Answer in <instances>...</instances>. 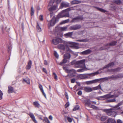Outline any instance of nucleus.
Returning a JSON list of instances; mask_svg holds the SVG:
<instances>
[{"instance_id": "obj_1", "label": "nucleus", "mask_w": 123, "mask_h": 123, "mask_svg": "<svg viewBox=\"0 0 123 123\" xmlns=\"http://www.w3.org/2000/svg\"><path fill=\"white\" fill-rule=\"evenodd\" d=\"M86 60L85 59L75 62L73 61L71 62L72 65L74 64V66L76 68H81L86 67L85 64Z\"/></svg>"}, {"instance_id": "obj_2", "label": "nucleus", "mask_w": 123, "mask_h": 123, "mask_svg": "<svg viewBox=\"0 0 123 123\" xmlns=\"http://www.w3.org/2000/svg\"><path fill=\"white\" fill-rule=\"evenodd\" d=\"M66 47H65V50L67 52H71L72 50H70L69 47L73 48L75 46V43L70 41H64L63 43Z\"/></svg>"}, {"instance_id": "obj_3", "label": "nucleus", "mask_w": 123, "mask_h": 123, "mask_svg": "<svg viewBox=\"0 0 123 123\" xmlns=\"http://www.w3.org/2000/svg\"><path fill=\"white\" fill-rule=\"evenodd\" d=\"M70 10V9L69 8L62 11L58 14L57 17L59 18L63 17H69V15L68 12Z\"/></svg>"}, {"instance_id": "obj_4", "label": "nucleus", "mask_w": 123, "mask_h": 123, "mask_svg": "<svg viewBox=\"0 0 123 123\" xmlns=\"http://www.w3.org/2000/svg\"><path fill=\"white\" fill-rule=\"evenodd\" d=\"M103 111L106 112L107 115L111 117H115L117 115V113L112 109L103 110Z\"/></svg>"}, {"instance_id": "obj_5", "label": "nucleus", "mask_w": 123, "mask_h": 123, "mask_svg": "<svg viewBox=\"0 0 123 123\" xmlns=\"http://www.w3.org/2000/svg\"><path fill=\"white\" fill-rule=\"evenodd\" d=\"M64 69L65 70L66 72L69 73L68 74V76H69V78L73 77L75 76L76 73V71L75 70L73 69L69 70L66 68H64Z\"/></svg>"}, {"instance_id": "obj_6", "label": "nucleus", "mask_w": 123, "mask_h": 123, "mask_svg": "<svg viewBox=\"0 0 123 123\" xmlns=\"http://www.w3.org/2000/svg\"><path fill=\"white\" fill-rule=\"evenodd\" d=\"M103 80L102 78L96 79L94 80L87 81L86 83L87 85H89L92 84H94L97 83L103 82Z\"/></svg>"}, {"instance_id": "obj_7", "label": "nucleus", "mask_w": 123, "mask_h": 123, "mask_svg": "<svg viewBox=\"0 0 123 123\" xmlns=\"http://www.w3.org/2000/svg\"><path fill=\"white\" fill-rule=\"evenodd\" d=\"M118 96L115 95H110L109 94H108L100 96L101 100H105L109 98H113L114 97H118Z\"/></svg>"}, {"instance_id": "obj_8", "label": "nucleus", "mask_w": 123, "mask_h": 123, "mask_svg": "<svg viewBox=\"0 0 123 123\" xmlns=\"http://www.w3.org/2000/svg\"><path fill=\"white\" fill-rule=\"evenodd\" d=\"M62 39L60 38L56 37L52 40V43L55 45H56L59 43H63Z\"/></svg>"}, {"instance_id": "obj_9", "label": "nucleus", "mask_w": 123, "mask_h": 123, "mask_svg": "<svg viewBox=\"0 0 123 123\" xmlns=\"http://www.w3.org/2000/svg\"><path fill=\"white\" fill-rule=\"evenodd\" d=\"M102 79L103 81V82H104L105 80H108L109 79H111L112 80H115L117 79V75H113L111 76H110L108 77L102 78Z\"/></svg>"}, {"instance_id": "obj_10", "label": "nucleus", "mask_w": 123, "mask_h": 123, "mask_svg": "<svg viewBox=\"0 0 123 123\" xmlns=\"http://www.w3.org/2000/svg\"><path fill=\"white\" fill-rule=\"evenodd\" d=\"M81 27L80 25L76 24L70 26L69 29L71 30H76L80 29Z\"/></svg>"}, {"instance_id": "obj_11", "label": "nucleus", "mask_w": 123, "mask_h": 123, "mask_svg": "<svg viewBox=\"0 0 123 123\" xmlns=\"http://www.w3.org/2000/svg\"><path fill=\"white\" fill-rule=\"evenodd\" d=\"M83 19V18L82 17L78 16L72 18L71 22L75 23L76 22H79L80 20Z\"/></svg>"}, {"instance_id": "obj_12", "label": "nucleus", "mask_w": 123, "mask_h": 123, "mask_svg": "<svg viewBox=\"0 0 123 123\" xmlns=\"http://www.w3.org/2000/svg\"><path fill=\"white\" fill-rule=\"evenodd\" d=\"M69 6V3L65 1H62L61 3L60 8H62L63 7H67Z\"/></svg>"}, {"instance_id": "obj_13", "label": "nucleus", "mask_w": 123, "mask_h": 123, "mask_svg": "<svg viewBox=\"0 0 123 123\" xmlns=\"http://www.w3.org/2000/svg\"><path fill=\"white\" fill-rule=\"evenodd\" d=\"M55 18L54 17H53L52 19L49 22L48 25L49 26H53L55 25Z\"/></svg>"}, {"instance_id": "obj_14", "label": "nucleus", "mask_w": 123, "mask_h": 123, "mask_svg": "<svg viewBox=\"0 0 123 123\" xmlns=\"http://www.w3.org/2000/svg\"><path fill=\"white\" fill-rule=\"evenodd\" d=\"M92 89L89 86H85L83 87V90L87 92H91L92 91Z\"/></svg>"}, {"instance_id": "obj_15", "label": "nucleus", "mask_w": 123, "mask_h": 123, "mask_svg": "<svg viewBox=\"0 0 123 123\" xmlns=\"http://www.w3.org/2000/svg\"><path fill=\"white\" fill-rule=\"evenodd\" d=\"M92 52L91 50L89 49L86 50L80 53L81 55H87L90 54Z\"/></svg>"}, {"instance_id": "obj_16", "label": "nucleus", "mask_w": 123, "mask_h": 123, "mask_svg": "<svg viewBox=\"0 0 123 123\" xmlns=\"http://www.w3.org/2000/svg\"><path fill=\"white\" fill-rule=\"evenodd\" d=\"M66 45L64 44H59L57 46L58 48L60 49L64 50H65Z\"/></svg>"}, {"instance_id": "obj_17", "label": "nucleus", "mask_w": 123, "mask_h": 123, "mask_svg": "<svg viewBox=\"0 0 123 123\" xmlns=\"http://www.w3.org/2000/svg\"><path fill=\"white\" fill-rule=\"evenodd\" d=\"M114 65V62H112L108 64L105 66L103 68V69L109 67H113Z\"/></svg>"}, {"instance_id": "obj_18", "label": "nucleus", "mask_w": 123, "mask_h": 123, "mask_svg": "<svg viewBox=\"0 0 123 123\" xmlns=\"http://www.w3.org/2000/svg\"><path fill=\"white\" fill-rule=\"evenodd\" d=\"M29 115L34 123H37V122L35 118V117L32 113L31 112L30 113Z\"/></svg>"}, {"instance_id": "obj_19", "label": "nucleus", "mask_w": 123, "mask_h": 123, "mask_svg": "<svg viewBox=\"0 0 123 123\" xmlns=\"http://www.w3.org/2000/svg\"><path fill=\"white\" fill-rule=\"evenodd\" d=\"M122 104V102H120L118 103L117 105H115L113 107L114 110H117L120 109V108H118V107L121 105Z\"/></svg>"}, {"instance_id": "obj_20", "label": "nucleus", "mask_w": 123, "mask_h": 123, "mask_svg": "<svg viewBox=\"0 0 123 123\" xmlns=\"http://www.w3.org/2000/svg\"><path fill=\"white\" fill-rule=\"evenodd\" d=\"M79 78L81 79H86L87 77V76L85 74H80L78 76Z\"/></svg>"}, {"instance_id": "obj_21", "label": "nucleus", "mask_w": 123, "mask_h": 123, "mask_svg": "<svg viewBox=\"0 0 123 123\" xmlns=\"http://www.w3.org/2000/svg\"><path fill=\"white\" fill-rule=\"evenodd\" d=\"M32 62L30 60L28 63V65L26 66V68L27 69H29L31 68Z\"/></svg>"}, {"instance_id": "obj_22", "label": "nucleus", "mask_w": 123, "mask_h": 123, "mask_svg": "<svg viewBox=\"0 0 123 123\" xmlns=\"http://www.w3.org/2000/svg\"><path fill=\"white\" fill-rule=\"evenodd\" d=\"M81 3V1L78 0H74L71 2V4L73 5L75 4H78Z\"/></svg>"}, {"instance_id": "obj_23", "label": "nucleus", "mask_w": 123, "mask_h": 123, "mask_svg": "<svg viewBox=\"0 0 123 123\" xmlns=\"http://www.w3.org/2000/svg\"><path fill=\"white\" fill-rule=\"evenodd\" d=\"M81 68H82L77 70V72H82L87 70L86 67H82Z\"/></svg>"}, {"instance_id": "obj_24", "label": "nucleus", "mask_w": 123, "mask_h": 123, "mask_svg": "<svg viewBox=\"0 0 123 123\" xmlns=\"http://www.w3.org/2000/svg\"><path fill=\"white\" fill-rule=\"evenodd\" d=\"M116 121L115 120L111 118H110L108 119L107 120V123H115Z\"/></svg>"}, {"instance_id": "obj_25", "label": "nucleus", "mask_w": 123, "mask_h": 123, "mask_svg": "<svg viewBox=\"0 0 123 123\" xmlns=\"http://www.w3.org/2000/svg\"><path fill=\"white\" fill-rule=\"evenodd\" d=\"M71 57V55L69 53H67L65 54L64 56V58L67 59H69Z\"/></svg>"}, {"instance_id": "obj_26", "label": "nucleus", "mask_w": 123, "mask_h": 123, "mask_svg": "<svg viewBox=\"0 0 123 123\" xmlns=\"http://www.w3.org/2000/svg\"><path fill=\"white\" fill-rule=\"evenodd\" d=\"M13 88L12 87L10 86H8V93H10L12 92L13 91Z\"/></svg>"}, {"instance_id": "obj_27", "label": "nucleus", "mask_w": 123, "mask_h": 123, "mask_svg": "<svg viewBox=\"0 0 123 123\" xmlns=\"http://www.w3.org/2000/svg\"><path fill=\"white\" fill-rule=\"evenodd\" d=\"M89 41V39L87 38H86L84 39H82L80 40H78L77 41L82 42H88Z\"/></svg>"}, {"instance_id": "obj_28", "label": "nucleus", "mask_w": 123, "mask_h": 123, "mask_svg": "<svg viewBox=\"0 0 123 123\" xmlns=\"http://www.w3.org/2000/svg\"><path fill=\"white\" fill-rule=\"evenodd\" d=\"M73 34L72 32H69L65 34L64 35L66 37H68L71 36Z\"/></svg>"}, {"instance_id": "obj_29", "label": "nucleus", "mask_w": 123, "mask_h": 123, "mask_svg": "<svg viewBox=\"0 0 123 123\" xmlns=\"http://www.w3.org/2000/svg\"><path fill=\"white\" fill-rule=\"evenodd\" d=\"M64 59H63V61L62 62H60V65H62L66 63L67 61V59L65 58H64Z\"/></svg>"}, {"instance_id": "obj_30", "label": "nucleus", "mask_w": 123, "mask_h": 123, "mask_svg": "<svg viewBox=\"0 0 123 123\" xmlns=\"http://www.w3.org/2000/svg\"><path fill=\"white\" fill-rule=\"evenodd\" d=\"M92 91L93 90H95L98 89H101V87L100 85V84L98 86L95 87H93L92 88Z\"/></svg>"}, {"instance_id": "obj_31", "label": "nucleus", "mask_w": 123, "mask_h": 123, "mask_svg": "<svg viewBox=\"0 0 123 123\" xmlns=\"http://www.w3.org/2000/svg\"><path fill=\"white\" fill-rule=\"evenodd\" d=\"M57 8V6H53L48 9V10L50 11H51L53 10H55Z\"/></svg>"}, {"instance_id": "obj_32", "label": "nucleus", "mask_w": 123, "mask_h": 123, "mask_svg": "<svg viewBox=\"0 0 123 123\" xmlns=\"http://www.w3.org/2000/svg\"><path fill=\"white\" fill-rule=\"evenodd\" d=\"M117 43V42L116 41H113L111 42V43H108L106 45V46H112L115 45Z\"/></svg>"}, {"instance_id": "obj_33", "label": "nucleus", "mask_w": 123, "mask_h": 123, "mask_svg": "<svg viewBox=\"0 0 123 123\" xmlns=\"http://www.w3.org/2000/svg\"><path fill=\"white\" fill-rule=\"evenodd\" d=\"M67 27H59V29L62 31H65L67 30Z\"/></svg>"}, {"instance_id": "obj_34", "label": "nucleus", "mask_w": 123, "mask_h": 123, "mask_svg": "<svg viewBox=\"0 0 123 123\" xmlns=\"http://www.w3.org/2000/svg\"><path fill=\"white\" fill-rule=\"evenodd\" d=\"M69 21V19H67L63 20L62 22H61L60 23L61 24H65L66 23L68 22Z\"/></svg>"}, {"instance_id": "obj_35", "label": "nucleus", "mask_w": 123, "mask_h": 123, "mask_svg": "<svg viewBox=\"0 0 123 123\" xmlns=\"http://www.w3.org/2000/svg\"><path fill=\"white\" fill-rule=\"evenodd\" d=\"M23 80L28 84H30V80L28 79H24Z\"/></svg>"}, {"instance_id": "obj_36", "label": "nucleus", "mask_w": 123, "mask_h": 123, "mask_svg": "<svg viewBox=\"0 0 123 123\" xmlns=\"http://www.w3.org/2000/svg\"><path fill=\"white\" fill-rule=\"evenodd\" d=\"M33 105L36 107H39L40 106V104L37 101H35L33 102Z\"/></svg>"}, {"instance_id": "obj_37", "label": "nucleus", "mask_w": 123, "mask_h": 123, "mask_svg": "<svg viewBox=\"0 0 123 123\" xmlns=\"http://www.w3.org/2000/svg\"><path fill=\"white\" fill-rule=\"evenodd\" d=\"M98 74V71H97L92 73L88 74H87L89 76H93L96 74Z\"/></svg>"}, {"instance_id": "obj_38", "label": "nucleus", "mask_w": 123, "mask_h": 123, "mask_svg": "<svg viewBox=\"0 0 123 123\" xmlns=\"http://www.w3.org/2000/svg\"><path fill=\"white\" fill-rule=\"evenodd\" d=\"M114 1V3L118 5L122 3L121 1L120 0H115Z\"/></svg>"}, {"instance_id": "obj_39", "label": "nucleus", "mask_w": 123, "mask_h": 123, "mask_svg": "<svg viewBox=\"0 0 123 123\" xmlns=\"http://www.w3.org/2000/svg\"><path fill=\"white\" fill-rule=\"evenodd\" d=\"M121 69V68H117L115 69H111V71L114 72H117L119 71Z\"/></svg>"}, {"instance_id": "obj_40", "label": "nucleus", "mask_w": 123, "mask_h": 123, "mask_svg": "<svg viewBox=\"0 0 123 123\" xmlns=\"http://www.w3.org/2000/svg\"><path fill=\"white\" fill-rule=\"evenodd\" d=\"M54 56L55 57L57 58H58L59 57V55L58 54L56 51H54Z\"/></svg>"}, {"instance_id": "obj_41", "label": "nucleus", "mask_w": 123, "mask_h": 123, "mask_svg": "<svg viewBox=\"0 0 123 123\" xmlns=\"http://www.w3.org/2000/svg\"><path fill=\"white\" fill-rule=\"evenodd\" d=\"M80 107L78 105H76L74 108L73 111H75L79 109Z\"/></svg>"}, {"instance_id": "obj_42", "label": "nucleus", "mask_w": 123, "mask_h": 123, "mask_svg": "<svg viewBox=\"0 0 123 123\" xmlns=\"http://www.w3.org/2000/svg\"><path fill=\"white\" fill-rule=\"evenodd\" d=\"M37 28L38 31L40 32L41 31V29L39 26L38 23L37 24Z\"/></svg>"}, {"instance_id": "obj_43", "label": "nucleus", "mask_w": 123, "mask_h": 123, "mask_svg": "<svg viewBox=\"0 0 123 123\" xmlns=\"http://www.w3.org/2000/svg\"><path fill=\"white\" fill-rule=\"evenodd\" d=\"M106 119V117L105 116H102L101 117V120L102 121H105Z\"/></svg>"}, {"instance_id": "obj_44", "label": "nucleus", "mask_w": 123, "mask_h": 123, "mask_svg": "<svg viewBox=\"0 0 123 123\" xmlns=\"http://www.w3.org/2000/svg\"><path fill=\"white\" fill-rule=\"evenodd\" d=\"M117 79L123 78V74H119L117 75Z\"/></svg>"}, {"instance_id": "obj_45", "label": "nucleus", "mask_w": 123, "mask_h": 123, "mask_svg": "<svg viewBox=\"0 0 123 123\" xmlns=\"http://www.w3.org/2000/svg\"><path fill=\"white\" fill-rule=\"evenodd\" d=\"M116 100L115 99H110L106 101L107 102H115Z\"/></svg>"}, {"instance_id": "obj_46", "label": "nucleus", "mask_w": 123, "mask_h": 123, "mask_svg": "<svg viewBox=\"0 0 123 123\" xmlns=\"http://www.w3.org/2000/svg\"><path fill=\"white\" fill-rule=\"evenodd\" d=\"M34 12V10L33 9V7L31 6V16L33 15Z\"/></svg>"}, {"instance_id": "obj_47", "label": "nucleus", "mask_w": 123, "mask_h": 123, "mask_svg": "<svg viewBox=\"0 0 123 123\" xmlns=\"http://www.w3.org/2000/svg\"><path fill=\"white\" fill-rule=\"evenodd\" d=\"M96 8L99 10L100 11L102 12H106V11L105 10L102 9V8H99L98 7H96Z\"/></svg>"}, {"instance_id": "obj_48", "label": "nucleus", "mask_w": 123, "mask_h": 123, "mask_svg": "<svg viewBox=\"0 0 123 123\" xmlns=\"http://www.w3.org/2000/svg\"><path fill=\"white\" fill-rule=\"evenodd\" d=\"M90 107L92 108L95 109H97L98 108L97 107L93 105H92L90 106Z\"/></svg>"}, {"instance_id": "obj_49", "label": "nucleus", "mask_w": 123, "mask_h": 123, "mask_svg": "<svg viewBox=\"0 0 123 123\" xmlns=\"http://www.w3.org/2000/svg\"><path fill=\"white\" fill-rule=\"evenodd\" d=\"M39 86L41 91H42L43 90V86L41 85L40 84H39Z\"/></svg>"}, {"instance_id": "obj_50", "label": "nucleus", "mask_w": 123, "mask_h": 123, "mask_svg": "<svg viewBox=\"0 0 123 123\" xmlns=\"http://www.w3.org/2000/svg\"><path fill=\"white\" fill-rule=\"evenodd\" d=\"M45 122L47 123H50V122L48 119L47 118H45L44 119Z\"/></svg>"}, {"instance_id": "obj_51", "label": "nucleus", "mask_w": 123, "mask_h": 123, "mask_svg": "<svg viewBox=\"0 0 123 123\" xmlns=\"http://www.w3.org/2000/svg\"><path fill=\"white\" fill-rule=\"evenodd\" d=\"M67 119L68 121L70 123H71L72 121V119L69 117H68Z\"/></svg>"}, {"instance_id": "obj_52", "label": "nucleus", "mask_w": 123, "mask_h": 123, "mask_svg": "<svg viewBox=\"0 0 123 123\" xmlns=\"http://www.w3.org/2000/svg\"><path fill=\"white\" fill-rule=\"evenodd\" d=\"M11 49V47L8 45V51L9 52H10V51Z\"/></svg>"}, {"instance_id": "obj_53", "label": "nucleus", "mask_w": 123, "mask_h": 123, "mask_svg": "<svg viewBox=\"0 0 123 123\" xmlns=\"http://www.w3.org/2000/svg\"><path fill=\"white\" fill-rule=\"evenodd\" d=\"M77 94L78 95H80L82 94V92L81 91H80L78 92Z\"/></svg>"}, {"instance_id": "obj_54", "label": "nucleus", "mask_w": 123, "mask_h": 123, "mask_svg": "<svg viewBox=\"0 0 123 123\" xmlns=\"http://www.w3.org/2000/svg\"><path fill=\"white\" fill-rule=\"evenodd\" d=\"M75 79L74 78L72 79L71 81V82L73 83H74L75 82Z\"/></svg>"}, {"instance_id": "obj_55", "label": "nucleus", "mask_w": 123, "mask_h": 123, "mask_svg": "<svg viewBox=\"0 0 123 123\" xmlns=\"http://www.w3.org/2000/svg\"><path fill=\"white\" fill-rule=\"evenodd\" d=\"M69 105V104L68 102L65 105V108H67L68 107Z\"/></svg>"}, {"instance_id": "obj_56", "label": "nucleus", "mask_w": 123, "mask_h": 123, "mask_svg": "<svg viewBox=\"0 0 123 123\" xmlns=\"http://www.w3.org/2000/svg\"><path fill=\"white\" fill-rule=\"evenodd\" d=\"M39 19L40 20L42 21L43 20V16L42 15H41L39 16Z\"/></svg>"}, {"instance_id": "obj_57", "label": "nucleus", "mask_w": 123, "mask_h": 123, "mask_svg": "<svg viewBox=\"0 0 123 123\" xmlns=\"http://www.w3.org/2000/svg\"><path fill=\"white\" fill-rule=\"evenodd\" d=\"M64 77L66 80L69 79V78H70L69 77V76H68V75L66 76H64Z\"/></svg>"}, {"instance_id": "obj_58", "label": "nucleus", "mask_w": 123, "mask_h": 123, "mask_svg": "<svg viewBox=\"0 0 123 123\" xmlns=\"http://www.w3.org/2000/svg\"><path fill=\"white\" fill-rule=\"evenodd\" d=\"M41 92L42 93L43 95L45 97V98H46V96L44 92V90H43L42 91H41Z\"/></svg>"}, {"instance_id": "obj_59", "label": "nucleus", "mask_w": 123, "mask_h": 123, "mask_svg": "<svg viewBox=\"0 0 123 123\" xmlns=\"http://www.w3.org/2000/svg\"><path fill=\"white\" fill-rule=\"evenodd\" d=\"M117 123H122V122L120 119L117 120Z\"/></svg>"}, {"instance_id": "obj_60", "label": "nucleus", "mask_w": 123, "mask_h": 123, "mask_svg": "<svg viewBox=\"0 0 123 123\" xmlns=\"http://www.w3.org/2000/svg\"><path fill=\"white\" fill-rule=\"evenodd\" d=\"M90 102H86V105H88V106H90Z\"/></svg>"}, {"instance_id": "obj_61", "label": "nucleus", "mask_w": 123, "mask_h": 123, "mask_svg": "<svg viewBox=\"0 0 123 123\" xmlns=\"http://www.w3.org/2000/svg\"><path fill=\"white\" fill-rule=\"evenodd\" d=\"M43 70L44 72L46 74L47 73V70L45 68H43Z\"/></svg>"}, {"instance_id": "obj_62", "label": "nucleus", "mask_w": 123, "mask_h": 123, "mask_svg": "<svg viewBox=\"0 0 123 123\" xmlns=\"http://www.w3.org/2000/svg\"><path fill=\"white\" fill-rule=\"evenodd\" d=\"M49 118L51 120H52L53 119V117L51 115H50L49 117Z\"/></svg>"}, {"instance_id": "obj_63", "label": "nucleus", "mask_w": 123, "mask_h": 123, "mask_svg": "<svg viewBox=\"0 0 123 123\" xmlns=\"http://www.w3.org/2000/svg\"><path fill=\"white\" fill-rule=\"evenodd\" d=\"M44 64L45 65H47L48 64V62L47 61L44 60Z\"/></svg>"}, {"instance_id": "obj_64", "label": "nucleus", "mask_w": 123, "mask_h": 123, "mask_svg": "<svg viewBox=\"0 0 123 123\" xmlns=\"http://www.w3.org/2000/svg\"><path fill=\"white\" fill-rule=\"evenodd\" d=\"M105 48H105V47H102L100 48V50H102L105 49Z\"/></svg>"}]
</instances>
